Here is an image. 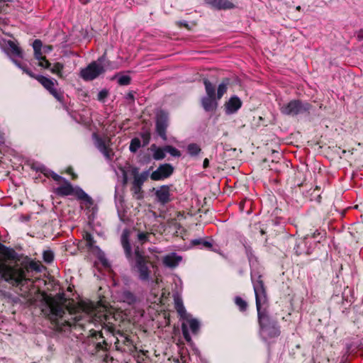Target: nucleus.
<instances>
[{
  "label": "nucleus",
  "instance_id": "obj_1",
  "mask_svg": "<svg viewBox=\"0 0 363 363\" xmlns=\"http://www.w3.org/2000/svg\"><path fill=\"white\" fill-rule=\"evenodd\" d=\"M94 321L103 324L102 328H107L108 333L118 335L116 337L114 342L117 350L131 354L138 351L130 335L121 331V324L124 321L121 313L118 312L99 313L95 315Z\"/></svg>",
  "mask_w": 363,
  "mask_h": 363
},
{
  "label": "nucleus",
  "instance_id": "obj_2",
  "mask_svg": "<svg viewBox=\"0 0 363 363\" xmlns=\"http://www.w3.org/2000/svg\"><path fill=\"white\" fill-rule=\"evenodd\" d=\"M121 245L124 250L126 259L128 261L131 272L143 282H147L151 277V268L155 264L151 261L150 257L141 250L139 246L132 247L129 241V232L124 230L121 235Z\"/></svg>",
  "mask_w": 363,
  "mask_h": 363
},
{
  "label": "nucleus",
  "instance_id": "obj_3",
  "mask_svg": "<svg viewBox=\"0 0 363 363\" xmlns=\"http://www.w3.org/2000/svg\"><path fill=\"white\" fill-rule=\"evenodd\" d=\"M26 270L16 265H9L0 261V277L13 286L23 285L26 280Z\"/></svg>",
  "mask_w": 363,
  "mask_h": 363
},
{
  "label": "nucleus",
  "instance_id": "obj_4",
  "mask_svg": "<svg viewBox=\"0 0 363 363\" xmlns=\"http://www.w3.org/2000/svg\"><path fill=\"white\" fill-rule=\"evenodd\" d=\"M64 184L60 186H58L55 193L60 196H67L69 195H74L78 200L82 201L84 202L85 208L88 210L91 208V211H94L95 206L94 201L93 199L89 196L82 188L80 187H73L70 182L67 180L64 179Z\"/></svg>",
  "mask_w": 363,
  "mask_h": 363
},
{
  "label": "nucleus",
  "instance_id": "obj_5",
  "mask_svg": "<svg viewBox=\"0 0 363 363\" xmlns=\"http://www.w3.org/2000/svg\"><path fill=\"white\" fill-rule=\"evenodd\" d=\"M257 311L260 333L269 339L278 337L281 335L278 322L272 319L265 309Z\"/></svg>",
  "mask_w": 363,
  "mask_h": 363
},
{
  "label": "nucleus",
  "instance_id": "obj_6",
  "mask_svg": "<svg viewBox=\"0 0 363 363\" xmlns=\"http://www.w3.org/2000/svg\"><path fill=\"white\" fill-rule=\"evenodd\" d=\"M313 106L306 101L293 99L280 107V111L283 115L288 116H296L298 115L308 114Z\"/></svg>",
  "mask_w": 363,
  "mask_h": 363
},
{
  "label": "nucleus",
  "instance_id": "obj_7",
  "mask_svg": "<svg viewBox=\"0 0 363 363\" xmlns=\"http://www.w3.org/2000/svg\"><path fill=\"white\" fill-rule=\"evenodd\" d=\"M106 61V53L99 57L97 61H93L80 71V77L84 81H92L96 79L99 75L105 72L106 65L104 63Z\"/></svg>",
  "mask_w": 363,
  "mask_h": 363
},
{
  "label": "nucleus",
  "instance_id": "obj_8",
  "mask_svg": "<svg viewBox=\"0 0 363 363\" xmlns=\"http://www.w3.org/2000/svg\"><path fill=\"white\" fill-rule=\"evenodd\" d=\"M104 312H111V311L107 310L105 307H103L102 311L101 310L98 311L96 309L94 311H93V314H91L90 315L88 316L89 321L92 323L96 326V328L101 327L100 329H94V328L90 329L89 330V334L87 335V337H86V341L89 342V345H93L94 347H96V344H97V342H101V340H103V339H106L104 336V333H103L102 330H105L106 333H108V331L107 330V328H102L103 324H101L97 321H95L96 323H94V318L95 317V315L96 314H99V313H104Z\"/></svg>",
  "mask_w": 363,
  "mask_h": 363
},
{
  "label": "nucleus",
  "instance_id": "obj_9",
  "mask_svg": "<svg viewBox=\"0 0 363 363\" xmlns=\"http://www.w3.org/2000/svg\"><path fill=\"white\" fill-rule=\"evenodd\" d=\"M35 79L51 94L57 101L62 102L64 100L63 92L57 89L55 86L58 85L56 79L48 78L43 75H38Z\"/></svg>",
  "mask_w": 363,
  "mask_h": 363
},
{
  "label": "nucleus",
  "instance_id": "obj_10",
  "mask_svg": "<svg viewBox=\"0 0 363 363\" xmlns=\"http://www.w3.org/2000/svg\"><path fill=\"white\" fill-rule=\"evenodd\" d=\"M169 125V115L164 110H160L155 118V130L164 141L167 140V130Z\"/></svg>",
  "mask_w": 363,
  "mask_h": 363
},
{
  "label": "nucleus",
  "instance_id": "obj_11",
  "mask_svg": "<svg viewBox=\"0 0 363 363\" xmlns=\"http://www.w3.org/2000/svg\"><path fill=\"white\" fill-rule=\"evenodd\" d=\"M252 285L255 295L257 311L262 310V305L267 301L266 287L262 277L259 275L256 280L252 279Z\"/></svg>",
  "mask_w": 363,
  "mask_h": 363
},
{
  "label": "nucleus",
  "instance_id": "obj_12",
  "mask_svg": "<svg viewBox=\"0 0 363 363\" xmlns=\"http://www.w3.org/2000/svg\"><path fill=\"white\" fill-rule=\"evenodd\" d=\"M45 300L50 310L49 318L52 321L63 317L65 314L64 306L60 304L56 298L47 296Z\"/></svg>",
  "mask_w": 363,
  "mask_h": 363
},
{
  "label": "nucleus",
  "instance_id": "obj_13",
  "mask_svg": "<svg viewBox=\"0 0 363 363\" xmlns=\"http://www.w3.org/2000/svg\"><path fill=\"white\" fill-rule=\"evenodd\" d=\"M93 137L95 139V145L99 151L104 155L106 159L111 160L114 156V152L110 147L111 139L105 140L96 133H94Z\"/></svg>",
  "mask_w": 363,
  "mask_h": 363
},
{
  "label": "nucleus",
  "instance_id": "obj_14",
  "mask_svg": "<svg viewBox=\"0 0 363 363\" xmlns=\"http://www.w3.org/2000/svg\"><path fill=\"white\" fill-rule=\"evenodd\" d=\"M174 167L165 163L160 164L157 169L153 171L150 174V179L153 181H161L169 178L174 173Z\"/></svg>",
  "mask_w": 363,
  "mask_h": 363
},
{
  "label": "nucleus",
  "instance_id": "obj_15",
  "mask_svg": "<svg viewBox=\"0 0 363 363\" xmlns=\"http://www.w3.org/2000/svg\"><path fill=\"white\" fill-rule=\"evenodd\" d=\"M172 185H162L155 192L156 199L162 206L166 205L172 201L171 187Z\"/></svg>",
  "mask_w": 363,
  "mask_h": 363
},
{
  "label": "nucleus",
  "instance_id": "obj_16",
  "mask_svg": "<svg viewBox=\"0 0 363 363\" xmlns=\"http://www.w3.org/2000/svg\"><path fill=\"white\" fill-rule=\"evenodd\" d=\"M205 4L216 10H229L235 7L229 0H203Z\"/></svg>",
  "mask_w": 363,
  "mask_h": 363
},
{
  "label": "nucleus",
  "instance_id": "obj_17",
  "mask_svg": "<svg viewBox=\"0 0 363 363\" xmlns=\"http://www.w3.org/2000/svg\"><path fill=\"white\" fill-rule=\"evenodd\" d=\"M242 102L237 96H231L225 104V111L227 114L236 113L242 106Z\"/></svg>",
  "mask_w": 363,
  "mask_h": 363
},
{
  "label": "nucleus",
  "instance_id": "obj_18",
  "mask_svg": "<svg viewBox=\"0 0 363 363\" xmlns=\"http://www.w3.org/2000/svg\"><path fill=\"white\" fill-rule=\"evenodd\" d=\"M218 99L216 97L203 96L201 99V104L206 112H213L218 107Z\"/></svg>",
  "mask_w": 363,
  "mask_h": 363
},
{
  "label": "nucleus",
  "instance_id": "obj_19",
  "mask_svg": "<svg viewBox=\"0 0 363 363\" xmlns=\"http://www.w3.org/2000/svg\"><path fill=\"white\" fill-rule=\"evenodd\" d=\"M83 239L86 242V247L88 248L89 251L92 252H101L100 248L95 245L96 240L90 233L87 231L84 232L83 233Z\"/></svg>",
  "mask_w": 363,
  "mask_h": 363
},
{
  "label": "nucleus",
  "instance_id": "obj_20",
  "mask_svg": "<svg viewBox=\"0 0 363 363\" xmlns=\"http://www.w3.org/2000/svg\"><path fill=\"white\" fill-rule=\"evenodd\" d=\"M182 261V257L176 253H172L166 255L163 259V263L165 266L174 268L177 267Z\"/></svg>",
  "mask_w": 363,
  "mask_h": 363
},
{
  "label": "nucleus",
  "instance_id": "obj_21",
  "mask_svg": "<svg viewBox=\"0 0 363 363\" xmlns=\"http://www.w3.org/2000/svg\"><path fill=\"white\" fill-rule=\"evenodd\" d=\"M174 308L179 314L181 319L187 320L188 314L183 304V301L179 297L174 298Z\"/></svg>",
  "mask_w": 363,
  "mask_h": 363
},
{
  "label": "nucleus",
  "instance_id": "obj_22",
  "mask_svg": "<svg viewBox=\"0 0 363 363\" xmlns=\"http://www.w3.org/2000/svg\"><path fill=\"white\" fill-rule=\"evenodd\" d=\"M190 245L193 247H197L199 249H206L213 250V244L211 242L206 240L203 238H196L190 240Z\"/></svg>",
  "mask_w": 363,
  "mask_h": 363
},
{
  "label": "nucleus",
  "instance_id": "obj_23",
  "mask_svg": "<svg viewBox=\"0 0 363 363\" xmlns=\"http://www.w3.org/2000/svg\"><path fill=\"white\" fill-rule=\"evenodd\" d=\"M132 174L133 176V183L140 186H143V183L147 180L148 177L147 172H143L141 174H139L138 168L136 167L133 169Z\"/></svg>",
  "mask_w": 363,
  "mask_h": 363
},
{
  "label": "nucleus",
  "instance_id": "obj_24",
  "mask_svg": "<svg viewBox=\"0 0 363 363\" xmlns=\"http://www.w3.org/2000/svg\"><path fill=\"white\" fill-rule=\"evenodd\" d=\"M230 79L228 77L223 78L219 84L217 89V99L220 100L223 96L227 92L228 86L230 84Z\"/></svg>",
  "mask_w": 363,
  "mask_h": 363
},
{
  "label": "nucleus",
  "instance_id": "obj_25",
  "mask_svg": "<svg viewBox=\"0 0 363 363\" xmlns=\"http://www.w3.org/2000/svg\"><path fill=\"white\" fill-rule=\"evenodd\" d=\"M0 255H2L6 259L13 260L16 258V252L13 249L0 242Z\"/></svg>",
  "mask_w": 363,
  "mask_h": 363
},
{
  "label": "nucleus",
  "instance_id": "obj_26",
  "mask_svg": "<svg viewBox=\"0 0 363 363\" xmlns=\"http://www.w3.org/2000/svg\"><path fill=\"white\" fill-rule=\"evenodd\" d=\"M33 48L34 50V57L40 61L45 56L43 55L42 48L43 43L40 39H36L33 43Z\"/></svg>",
  "mask_w": 363,
  "mask_h": 363
},
{
  "label": "nucleus",
  "instance_id": "obj_27",
  "mask_svg": "<svg viewBox=\"0 0 363 363\" xmlns=\"http://www.w3.org/2000/svg\"><path fill=\"white\" fill-rule=\"evenodd\" d=\"M8 52L12 55L23 57V51L13 40H8Z\"/></svg>",
  "mask_w": 363,
  "mask_h": 363
},
{
  "label": "nucleus",
  "instance_id": "obj_28",
  "mask_svg": "<svg viewBox=\"0 0 363 363\" xmlns=\"http://www.w3.org/2000/svg\"><path fill=\"white\" fill-rule=\"evenodd\" d=\"M203 83L205 86L206 96L217 97L216 93V85L211 83L208 79H203Z\"/></svg>",
  "mask_w": 363,
  "mask_h": 363
},
{
  "label": "nucleus",
  "instance_id": "obj_29",
  "mask_svg": "<svg viewBox=\"0 0 363 363\" xmlns=\"http://www.w3.org/2000/svg\"><path fill=\"white\" fill-rule=\"evenodd\" d=\"M151 150L154 151L152 157L155 160H161L165 157L166 150L163 147H157L155 144L151 145Z\"/></svg>",
  "mask_w": 363,
  "mask_h": 363
},
{
  "label": "nucleus",
  "instance_id": "obj_30",
  "mask_svg": "<svg viewBox=\"0 0 363 363\" xmlns=\"http://www.w3.org/2000/svg\"><path fill=\"white\" fill-rule=\"evenodd\" d=\"M137 363H150L149 358V352L147 350H140L137 354L133 355Z\"/></svg>",
  "mask_w": 363,
  "mask_h": 363
},
{
  "label": "nucleus",
  "instance_id": "obj_31",
  "mask_svg": "<svg viewBox=\"0 0 363 363\" xmlns=\"http://www.w3.org/2000/svg\"><path fill=\"white\" fill-rule=\"evenodd\" d=\"M121 298L123 302L128 303L129 305L133 304L136 302V296L133 293L128 290H125L121 294Z\"/></svg>",
  "mask_w": 363,
  "mask_h": 363
},
{
  "label": "nucleus",
  "instance_id": "obj_32",
  "mask_svg": "<svg viewBox=\"0 0 363 363\" xmlns=\"http://www.w3.org/2000/svg\"><path fill=\"white\" fill-rule=\"evenodd\" d=\"M64 69V65L61 62H55L52 67L50 68V72L56 74L59 78L63 79V71Z\"/></svg>",
  "mask_w": 363,
  "mask_h": 363
},
{
  "label": "nucleus",
  "instance_id": "obj_33",
  "mask_svg": "<svg viewBox=\"0 0 363 363\" xmlns=\"http://www.w3.org/2000/svg\"><path fill=\"white\" fill-rule=\"evenodd\" d=\"M111 347V343H108L107 339L101 340V342H97L96 344V347H94L96 352H108Z\"/></svg>",
  "mask_w": 363,
  "mask_h": 363
},
{
  "label": "nucleus",
  "instance_id": "obj_34",
  "mask_svg": "<svg viewBox=\"0 0 363 363\" xmlns=\"http://www.w3.org/2000/svg\"><path fill=\"white\" fill-rule=\"evenodd\" d=\"M235 304L238 307L240 312H245L247 309L248 304L240 296H235L234 299Z\"/></svg>",
  "mask_w": 363,
  "mask_h": 363
},
{
  "label": "nucleus",
  "instance_id": "obj_35",
  "mask_svg": "<svg viewBox=\"0 0 363 363\" xmlns=\"http://www.w3.org/2000/svg\"><path fill=\"white\" fill-rule=\"evenodd\" d=\"M30 168L36 172L43 173L45 177H48V169L43 164L38 162L32 163Z\"/></svg>",
  "mask_w": 363,
  "mask_h": 363
},
{
  "label": "nucleus",
  "instance_id": "obj_36",
  "mask_svg": "<svg viewBox=\"0 0 363 363\" xmlns=\"http://www.w3.org/2000/svg\"><path fill=\"white\" fill-rule=\"evenodd\" d=\"M187 151L191 156H196L201 152V149L196 143H191L187 146Z\"/></svg>",
  "mask_w": 363,
  "mask_h": 363
},
{
  "label": "nucleus",
  "instance_id": "obj_37",
  "mask_svg": "<svg viewBox=\"0 0 363 363\" xmlns=\"http://www.w3.org/2000/svg\"><path fill=\"white\" fill-rule=\"evenodd\" d=\"M141 147V141L138 138H133L130 140L129 150L131 152L135 153Z\"/></svg>",
  "mask_w": 363,
  "mask_h": 363
},
{
  "label": "nucleus",
  "instance_id": "obj_38",
  "mask_svg": "<svg viewBox=\"0 0 363 363\" xmlns=\"http://www.w3.org/2000/svg\"><path fill=\"white\" fill-rule=\"evenodd\" d=\"M320 187L318 186H316L312 190V192L311 194V201L315 200L318 203H320L321 202V196H320Z\"/></svg>",
  "mask_w": 363,
  "mask_h": 363
},
{
  "label": "nucleus",
  "instance_id": "obj_39",
  "mask_svg": "<svg viewBox=\"0 0 363 363\" xmlns=\"http://www.w3.org/2000/svg\"><path fill=\"white\" fill-rule=\"evenodd\" d=\"M164 150L166 152L170 154L173 157H179L181 156V152L176 147L172 145H165Z\"/></svg>",
  "mask_w": 363,
  "mask_h": 363
},
{
  "label": "nucleus",
  "instance_id": "obj_40",
  "mask_svg": "<svg viewBox=\"0 0 363 363\" xmlns=\"http://www.w3.org/2000/svg\"><path fill=\"white\" fill-rule=\"evenodd\" d=\"M43 261L48 264L51 263L54 259V253L52 251L48 250L43 253Z\"/></svg>",
  "mask_w": 363,
  "mask_h": 363
},
{
  "label": "nucleus",
  "instance_id": "obj_41",
  "mask_svg": "<svg viewBox=\"0 0 363 363\" xmlns=\"http://www.w3.org/2000/svg\"><path fill=\"white\" fill-rule=\"evenodd\" d=\"M29 269L37 272H41V265L39 262L32 260L28 263L26 269L27 271H28Z\"/></svg>",
  "mask_w": 363,
  "mask_h": 363
},
{
  "label": "nucleus",
  "instance_id": "obj_42",
  "mask_svg": "<svg viewBox=\"0 0 363 363\" xmlns=\"http://www.w3.org/2000/svg\"><path fill=\"white\" fill-rule=\"evenodd\" d=\"M189 327H190L191 332L194 334H197L199 330V328H200V324H199V321L196 319H191L189 321Z\"/></svg>",
  "mask_w": 363,
  "mask_h": 363
},
{
  "label": "nucleus",
  "instance_id": "obj_43",
  "mask_svg": "<svg viewBox=\"0 0 363 363\" xmlns=\"http://www.w3.org/2000/svg\"><path fill=\"white\" fill-rule=\"evenodd\" d=\"M131 82V77L128 75H122L118 77V83L120 86H127Z\"/></svg>",
  "mask_w": 363,
  "mask_h": 363
},
{
  "label": "nucleus",
  "instance_id": "obj_44",
  "mask_svg": "<svg viewBox=\"0 0 363 363\" xmlns=\"http://www.w3.org/2000/svg\"><path fill=\"white\" fill-rule=\"evenodd\" d=\"M140 136L143 139V146L147 145L151 138L150 133L149 131L141 133Z\"/></svg>",
  "mask_w": 363,
  "mask_h": 363
},
{
  "label": "nucleus",
  "instance_id": "obj_45",
  "mask_svg": "<svg viewBox=\"0 0 363 363\" xmlns=\"http://www.w3.org/2000/svg\"><path fill=\"white\" fill-rule=\"evenodd\" d=\"M23 73H26L29 77L35 79V77H38L39 74H35L33 73L26 65H22V67L20 68Z\"/></svg>",
  "mask_w": 363,
  "mask_h": 363
},
{
  "label": "nucleus",
  "instance_id": "obj_46",
  "mask_svg": "<svg viewBox=\"0 0 363 363\" xmlns=\"http://www.w3.org/2000/svg\"><path fill=\"white\" fill-rule=\"evenodd\" d=\"M182 334H183L184 338L186 340V341L190 342L191 340V338L190 334L189 333L187 326L184 323H182Z\"/></svg>",
  "mask_w": 363,
  "mask_h": 363
},
{
  "label": "nucleus",
  "instance_id": "obj_47",
  "mask_svg": "<svg viewBox=\"0 0 363 363\" xmlns=\"http://www.w3.org/2000/svg\"><path fill=\"white\" fill-rule=\"evenodd\" d=\"M38 66L44 68V69H49L51 67V63L48 61V60L46 58V57H44L43 59H41L40 61L38 62Z\"/></svg>",
  "mask_w": 363,
  "mask_h": 363
},
{
  "label": "nucleus",
  "instance_id": "obj_48",
  "mask_svg": "<svg viewBox=\"0 0 363 363\" xmlns=\"http://www.w3.org/2000/svg\"><path fill=\"white\" fill-rule=\"evenodd\" d=\"M48 177H52V179L55 182L64 181V179H65L61 176L58 175L57 174H56L55 172H54L50 169H48Z\"/></svg>",
  "mask_w": 363,
  "mask_h": 363
},
{
  "label": "nucleus",
  "instance_id": "obj_49",
  "mask_svg": "<svg viewBox=\"0 0 363 363\" xmlns=\"http://www.w3.org/2000/svg\"><path fill=\"white\" fill-rule=\"evenodd\" d=\"M108 95V91L107 89H102L97 95V99L99 101H104Z\"/></svg>",
  "mask_w": 363,
  "mask_h": 363
},
{
  "label": "nucleus",
  "instance_id": "obj_50",
  "mask_svg": "<svg viewBox=\"0 0 363 363\" xmlns=\"http://www.w3.org/2000/svg\"><path fill=\"white\" fill-rule=\"evenodd\" d=\"M54 298H56L57 300V302L61 304L62 306L65 305L67 301V298L65 297V294H57Z\"/></svg>",
  "mask_w": 363,
  "mask_h": 363
},
{
  "label": "nucleus",
  "instance_id": "obj_51",
  "mask_svg": "<svg viewBox=\"0 0 363 363\" xmlns=\"http://www.w3.org/2000/svg\"><path fill=\"white\" fill-rule=\"evenodd\" d=\"M131 191L133 193V194H135V195L141 194L142 186L133 183Z\"/></svg>",
  "mask_w": 363,
  "mask_h": 363
},
{
  "label": "nucleus",
  "instance_id": "obj_52",
  "mask_svg": "<svg viewBox=\"0 0 363 363\" xmlns=\"http://www.w3.org/2000/svg\"><path fill=\"white\" fill-rule=\"evenodd\" d=\"M138 238L142 243H144L148 240V233H140L138 235Z\"/></svg>",
  "mask_w": 363,
  "mask_h": 363
},
{
  "label": "nucleus",
  "instance_id": "obj_53",
  "mask_svg": "<svg viewBox=\"0 0 363 363\" xmlns=\"http://www.w3.org/2000/svg\"><path fill=\"white\" fill-rule=\"evenodd\" d=\"M66 172L72 176V179L74 180L77 178V174L74 172L72 167H68L66 170Z\"/></svg>",
  "mask_w": 363,
  "mask_h": 363
},
{
  "label": "nucleus",
  "instance_id": "obj_54",
  "mask_svg": "<svg viewBox=\"0 0 363 363\" xmlns=\"http://www.w3.org/2000/svg\"><path fill=\"white\" fill-rule=\"evenodd\" d=\"M43 50L45 52H49L53 50V47L50 45H45Z\"/></svg>",
  "mask_w": 363,
  "mask_h": 363
},
{
  "label": "nucleus",
  "instance_id": "obj_55",
  "mask_svg": "<svg viewBox=\"0 0 363 363\" xmlns=\"http://www.w3.org/2000/svg\"><path fill=\"white\" fill-rule=\"evenodd\" d=\"M126 98L128 99H130L131 101H134L135 100V97H134V92L133 91H129L128 94H127V96Z\"/></svg>",
  "mask_w": 363,
  "mask_h": 363
},
{
  "label": "nucleus",
  "instance_id": "obj_56",
  "mask_svg": "<svg viewBox=\"0 0 363 363\" xmlns=\"http://www.w3.org/2000/svg\"><path fill=\"white\" fill-rule=\"evenodd\" d=\"M75 324L78 325H82V323H81L82 319L80 318V315H77L75 318Z\"/></svg>",
  "mask_w": 363,
  "mask_h": 363
},
{
  "label": "nucleus",
  "instance_id": "obj_57",
  "mask_svg": "<svg viewBox=\"0 0 363 363\" xmlns=\"http://www.w3.org/2000/svg\"><path fill=\"white\" fill-rule=\"evenodd\" d=\"M208 167H209V160H208V158H205L203 162V167L204 169H206Z\"/></svg>",
  "mask_w": 363,
  "mask_h": 363
},
{
  "label": "nucleus",
  "instance_id": "obj_58",
  "mask_svg": "<svg viewBox=\"0 0 363 363\" xmlns=\"http://www.w3.org/2000/svg\"><path fill=\"white\" fill-rule=\"evenodd\" d=\"M320 233L318 232V230H316L314 233H313L311 235V238H317L318 235H319ZM308 236H310L309 234L307 235Z\"/></svg>",
  "mask_w": 363,
  "mask_h": 363
},
{
  "label": "nucleus",
  "instance_id": "obj_59",
  "mask_svg": "<svg viewBox=\"0 0 363 363\" xmlns=\"http://www.w3.org/2000/svg\"><path fill=\"white\" fill-rule=\"evenodd\" d=\"M179 25H180L181 26H183V27H184V28H186L187 29H189V27L188 23H187L186 22H185V21H180V22H179Z\"/></svg>",
  "mask_w": 363,
  "mask_h": 363
},
{
  "label": "nucleus",
  "instance_id": "obj_60",
  "mask_svg": "<svg viewBox=\"0 0 363 363\" xmlns=\"http://www.w3.org/2000/svg\"><path fill=\"white\" fill-rule=\"evenodd\" d=\"M13 63L18 67L21 68L22 67V63H21L19 61L16 60H13Z\"/></svg>",
  "mask_w": 363,
  "mask_h": 363
},
{
  "label": "nucleus",
  "instance_id": "obj_61",
  "mask_svg": "<svg viewBox=\"0 0 363 363\" xmlns=\"http://www.w3.org/2000/svg\"><path fill=\"white\" fill-rule=\"evenodd\" d=\"M104 63H105L106 65V66L105 67V71H106V69H108L110 67L111 62L106 58V61H104Z\"/></svg>",
  "mask_w": 363,
  "mask_h": 363
},
{
  "label": "nucleus",
  "instance_id": "obj_62",
  "mask_svg": "<svg viewBox=\"0 0 363 363\" xmlns=\"http://www.w3.org/2000/svg\"><path fill=\"white\" fill-rule=\"evenodd\" d=\"M257 228V229H259V232H260V234H261V235H264V234H266V231H265V230H264V228H260V227H259V228Z\"/></svg>",
  "mask_w": 363,
  "mask_h": 363
},
{
  "label": "nucleus",
  "instance_id": "obj_63",
  "mask_svg": "<svg viewBox=\"0 0 363 363\" xmlns=\"http://www.w3.org/2000/svg\"><path fill=\"white\" fill-rule=\"evenodd\" d=\"M13 0H0V4L1 3H9V2H13Z\"/></svg>",
  "mask_w": 363,
  "mask_h": 363
},
{
  "label": "nucleus",
  "instance_id": "obj_64",
  "mask_svg": "<svg viewBox=\"0 0 363 363\" xmlns=\"http://www.w3.org/2000/svg\"><path fill=\"white\" fill-rule=\"evenodd\" d=\"M4 143V138L2 135L0 133V145Z\"/></svg>",
  "mask_w": 363,
  "mask_h": 363
}]
</instances>
